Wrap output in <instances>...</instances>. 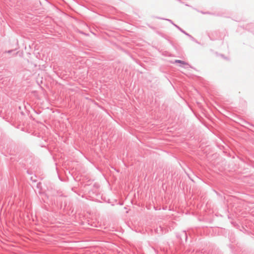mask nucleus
I'll return each instance as SVG.
<instances>
[{
	"mask_svg": "<svg viewBox=\"0 0 254 254\" xmlns=\"http://www.w3.org/2000/svg\"><path fill=\"white\" fill-rule=\"evenodd\" d=\"M175 63H179L180 64H181L182 66H185L186 65L189 66V64L188 63H187L183 61L176 60Z\"/></svg>",
	"mask_w": 254,
	"mask_h": 254,
	"instance_id": "f257e3e1",
	"label": "nucleus"
},
{
	"mask_svg": "<svg viewBox=\"0 0 254 254\" xmlns=\"http://www.w3.org/2000/svg\"><path fill=\"white\" fill-rule=\"evenodd\" d=\"M12 51V50H9V51H7V53H11Z\"/></svg>",
	"mask_w": 254,
	"mask_h": 254,
	"instance_id": "f03ea898",
	"label": "nucleus"
}]
</instances>
